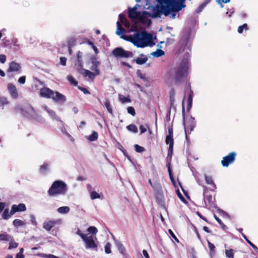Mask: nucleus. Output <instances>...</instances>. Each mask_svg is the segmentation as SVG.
Returning a JSON list of instances; mask_svg holds the SVG:
<instances>
[{
  "mask_svg": "<svg viewBox=\"0 0 258 258\" xmlns=\"http://www.w3.org/2000/svg\"><path fill=\"white\" fill-rule=\"evenodd\" d=\"M127 111L128 113L131 114L133 116H135L136 114V112L134 108L132 106H130L127 107Z\"/></svg>",
  "mask_w": 258,
  "mask_h": 258,
  "instance_id": "obj_52",
  "label": "nucleus"
},
{
  "mask_svg": "<svg viewBox=\"0 0 258 258\" xmlns=\"http://www.w3.org/2000/svg\"><path fill=\"white\" fill-rule=\"evenodd\" d=\"M75 40L74 38H71L68 41V46L70 47H72L75 44Z\"/></svg>",
  "mask_w": 258,
  "mask_h": 258,
  "instance_id": "obj_56",
  "label": "nucleus"
},
{
  "mask_svg": "<svg viewBox=\"0 0 258 258\" xmlns=\"http://www.w3.org/2000/svg\"><path fill=\"white\" fill-rule=\"evenodd\" d=\"M44 257L45 258H59L57 257L56 256L53 255V254H44Z\"/></svg>",
  "mask_w": 258,
  "mask_h": 258,
  "instance_id": "obj_64",
  "label": "nucleus"
},
{
  "mask_svg": "<svg viewBox=\"0 0 258 258\" xmlns=\"http://www.w3.org/2000/svg\"><path fill=\"white\" fill-rule=\"evenodd\" d=\"M83 75L85 77H88L91 80H93L95 79V77L98 76L97 75H96L95 73H93L86 69H83Z\"/></svg>",
  "mask_w": 258,
  "mask_h": 258,
  "instance_id": "obj_22",
  "label": "nucleus"
},
{
  "mask_svg": "<svg viewBox=\"0 0 258 258\" xmlns=\"http://www.w3.org/2000/svg\"><path fill=\"white\" fill-rule=\"evenodd\" d=\"M18 244L17 242L14 241H10L9 243V246L8 249H12L13 248H16L18 247Z\"/></svg>",
  "mask_w": 258,
  "mask_h": 258,
  "instance_id": "obj_51",
  "label": "nucleus"
},
{
  "mask_svg": "<svg viewBox=\"0 0 258 258\" xmlns=\"http://www.w3.org/2000/svg\"><path fill=\"white\" fill-rule=\"evenodd\" d=\"M143 43L144 47L148 46H152L155 44V43L153 41L152 34L146 32H143Z\"/></svg>",
  "mask_w": 258,
  "mask_h": 258,
  "instance_id": "obj_11",
  "label": "nucleus"
},
{
  "mask_svg": "<svg viewBox=\"0 0 258 258\" xmlns=\"http://www.w3.org/2000/svg\"><path fill=\"white\" fill-rule=\"evenodd\" d=\"M204 187V203L205 207L209 209H212L213 208H217L214 201L213 200V198L211 195L205 196V194L207 190V187L205 186Z\"/></svg>",
  "mask_w": 258,
  "mask_h": 258,
  "instance_id": "obj_8",
  "label": "nucleus"
},
{
  "mask_svg": "<svg viewBox=\"0 0 258 258\" xmlns=\"http://www.w3.org/2000/svg\"><path fill=\"white\" fill-rule=\"evenodd\" d=\"M7 57L5 54H0V62L4 63L6 61Z\"/></svg>",
  "mask_w": 258,
  "mask_h": 258,
  "instance_id": "obj_61",
  "label": "nucleus"
},
{
  "mask_svg": "<svg viewBox=\"0 0 258 258\" xmlns=\"http://www.w3.org/2000/svg\"><path fill=\"white\" fill-rule=\"evenodd\" d=\"M242 236L245 239L246 242L255 250V251L258 253V248L248 239L244 233H242Z\"/></svg>",
  "mask_w": 258,
  "mask_h": 258,
  "instance_id": "obj_37",
  "label": "nucleus"
},
{
  "mask_svg": "<svg viewBox=\"0 0 258 258\" xmlns=\"http://www.w3.org/2000/svg\"><path fill=\"white\" fill-rule=\"evenodd\" d=\"M8 103L9 102L6 97L0 96V106L8 104Z\"/></svg>",
  "mask_w": 258,
  "mask_h": 258,
  "instance_id": "obj_48",
  "label": "nucleus"
},
{
  "mask_svg": "<svg viewBox=\"0 0 258 258\" xmlns=\"http://www.w3.org/2000/svg\"><path fill=\"white\" fill-rule=\"evenodd\" d=\"M117 28L116 31V34L118 35H122L125 33L124 29L120 25L119 22H117Z\"/></svg>",
  "mask_w": 258,
  "mask_h": 258,
  "instance_id": "obj_36",
  "label": "nucleus"
},
{
  "mask_svg": "<svg viewBox=\"0 0 258 258\" xmlns=\"http://www.w3.org/2000/svg\"><path fill=\"white\" fill-rule=\"evenodd\" d=\"M87 231L88 232L94 234L97 233L98 231L97 228L94 226H90L88 228Z\"/></svg>",
  "mask_w": 258,
  "mask_h": 258,
  "instance_id": "obj_47",
  "label": "nucleus"
},
{
  "mask_svg": "<svg viewBox=\"0 0 258 258\" xmlns=\"http://www.w3.org/2000/svg\"><path fill=\"white\" fill-rule=\"evenodd\" d=\"M90 198L91 200H95L96 199L100 198V195L95 191H91L90 194Z\"/></svg>",
  "mask_w": 258,
  "mask_h": 258,
  "instance_id": "obj_42",
  "label": "nucleus"
},
{
  "mask_svg": "<svg viewBox=\"0 0 258 258\" xmlns=\"http://www.w3.org/2000/svg\"><path fill=\"white\" fill-rule=\"evenodd\" d=\"M165 142L167 145H169V147L173 146L174 141L173 137L171 136H167L166 137Z\"/></svg>",
  "mask_w": 258,
  "mask_h": 258,
  "instance_id": "obj_33",
  "label": "nucleus"
},
{
  "mask_svg": "<svg viewBox=\"0 0 258 258\" xmlns=\"http://www.w3.org/2000/svg\"><path fill=\"white\" fill-rule=\"evenodd\" d=\"M26 210L25 205L24 204H20L18 205H12L11 209V214L14 215L17 212H23Z\"/></svg>",
  "mask_w": 258,
  "mask_h": 258,
  "instance_id": "obj_15",
  "label": "nucleus"
},
{
  "mask_svg": "<svg viewBox=\"0 0 258 258\" xmlns=\"http://www.w3.org/2000/svg\"><path fill=\"white\" fill-rule=\"evenodd\" d=\"M183 125L184 127V131L186 135V138H187V134H190L191 132L194 130L196 126V122L195 121V118L192 117H190L188 121L185 122L184 120Z\"/></svg>",
  "mask_w": 258,
  "mask_h": 258,
  "instance_id": "obj_9",
  "label": "nucleus"
},
{
  "mask_svg": "<svg viewBox=\"0 0 258 258\" xmlns=\"http://www.w3.org/2000/svg\"><path fill=\"white\" fill-rule=\"evenodd\" d=\"M21 67L19 63L14 61H12L9 64V67L8 69V72H18L20 73Z\"/></svg>",
  "mask_w": 258,
  "mask_h": 258,
  "instance_id": "obj_17",
  "label": "nucleus"
},
{
  "mask_svg": "<svg viewBox=\"0 0 258 258\" xmlns=\"http://www.w3.org/2000/svg\"><path fill=\"white\" fill-rule=\"evenodd\" d=\"M208 247L210 249V254L211 256L214 255L215 254V246L214 244L208 241Z\"/></svg>",
  "mask_w": 258,
  "mask_h": 258,
  "instance_id": "obj_31",
  "label": "nucleus"
},
{
  "mask_svg": "<svg viewBox=\"0 0 258 258\" xmlns=\"http://www.w3.org/2000/svg\"><path fill=\"white\" fill-rule=\"evenodd\" d=\"M12 215L11 214V212L9 213V211L8 209H6L4 210V212L2 214V218L5 220L9 219L11 216Z\"/></svg>",
  "mask_w": 258,
  "mask_h": 258,
  "instance_id": "obj_34",
  "label": "nucleus"
},
{
  "mask_svg": "<svg viewBox=\"0 0 258 258\" xmlns=\"http://www.w3.org/2000/svg\"><path fill=\"white\" fill-rule=\"evenodd\" d=\"M140 9H142V7L141 5L139 4H136L133 8L131 7H128V16L132 17H140V16H145L144 15H148V16H159L158 15H152L146 11H141Z\"/></svg>",
  "mask_w": 258,
  "mask_h": 258,
  "instance_id": "obj_4",
  "label": "nucleus"
},
{
  "mask_svg": "<svg viewBox=\"0 0 258 258\" xmlns=\"http://www.w3.org/2000/svg\"><path fill=\"white\" fill-rule=\"evenodd\" d=\"M137 76L140 77L141 79L144 80H146V75L145 74H142L141 73L139 70H138L137 72Z\"/></svg>",
  "mask_w": 258,
  "mask_h": 258,
  "instance_id": "obj_57",
  "label": "nucleus"
},
{
  "mask_svg": "<svg viewBox=\"0 0 258 258\" xmlns=\"http://www.w3.org/2000/svg\"><path fill=\"white\" fill-rule=\"evenodd\" d=\"M30 222H31V223L35 226H36L37 225V222L36 221V220L35 219V217L34 215H31L30 216Z\"/></svg>",
  "mask_w": 258,
  "mask_h": 258,
  "instance_id": "obj_53",
  "label": "nucleus"
},
{
  "mask_svg": "<svg viewBox=\"0 0 258 258\" xmlns=\"http://www.w3.org/2000/svg\"><path fill=\"white\" fill-rule=\"evenodd\" d=\"M70 211V209L68 206H63L58 208L57 209V211L58 213L61 214H66L68 213Z\"/></svg>",
  "mask_w": 258,
  "mask_h": 258,
  "instance_id": "obj_26",
  "label": "nucleus"
},
{
  "mask_svg": "<svg viewBox=\"0 0 258 258\" xmlns=\"http://www.w3.org/2000/svg\"><path fill=\"white\" fill-rule=\"evenodd\" d=\"M151 54L154 57H159L164 55L165 52L163 50L158 49L156 51L153 52Z\"/></svg>",
  "mask_w": 258,
  "mask_h": 258,
  "instance_id": "obj_29",
  "label": "nucleus"
},
{
  "mask_svg": "<svg viewBox=\"0 0 258 258\" xmlns=\"http://www.w3.org/2000/svg\"><path fill=\"white\" fill-rule=\"evenodd\" d=\"M205 180L208 184L212 185L213 188L211 189L212 190H214L216 189V185L213 182L212 177L211 176H208L206 175H205Z\"/></svg>",
  "mask_w": 258,
  "mask_h": 258,
  "instance_id": "obj_25",
  "label": "nucleus"
},
{
  "mask_svg": "<svg viewBox=\"0 0 258 258\" xmlns=\"http://www.w3.org/2000/svg\"><path fill=\"white\" fill-rule=\"evenodd\" d=\"M192 92L190 90L189 91V96L187 98V104H188L187 105H188V107H189V108H190L191 106L192 101Z\"/></svg>",
  "mask_w": 258,
  "mask_h": 258,
  "instance_id": "obj_45",
  "label": "nucleus"
},
{
  "mask_svg": "<svg viewBox=\"0 0 258 258\" xmlns=\"http://www.w3.org/2000/svg\"><path fill=\"white\" fill-rule=\"evenodd\" d=\"M67 190V184L61 180L55 181L48 191L50 196L64 195Z\"/></svg>",
  "mask_w": 258,
  "mask_h": 258,
  "instance_id": "obj_3",
  "label": "nucleus"
},
{
  "mask_svg": "<svg viewBox=\"0 0 258 258\" xmlns=\"http://www.w3.org/2000/svg\"><path fill=\"white\" fill-rule=\"evenodd\" d=\"M100 63V62L96 59L92 61V66L90 69L92 71H94V73H95L96 75H97L100 74V71L98 69V66Z\"/></svg>",
  "mask_w": 258,
  "mask_h": 258,
  "instance_id": "obj_20",
  "label": "nucleus"
},
{
  "mask_svg": "<svg viewBox=\"0 0 258 258\" xmlns=\"http://www.w3.org/2000/svg\"><path fill=\"white\" fill-rule=\"evenodd\" d=\"M174 95H175L174 90V89H172L171 90L170 93V98L171 101L174 100Z\"/></svg>",
  "mask_w": 258,
  "mask_h": 258,
  "instance_id": "obj_62",
  "label": "nucleus"
},
{
  "mask_svg": "<svg viewBox=\"0 0 258 258\" xmlns=\"http://www.w3.org/2000/svg\"><path fill=\"white\" fill-rule=\"evenodd\" d=\"M8 89L11 97L14 99H17L18 97V93L16 86L12 83L8 85Z\"/></svg>",
  "mask_w": 258,
  "mask_h": 258,
  "instance_id": "obj_18",
  "label": "nucleus"
},
{
  "mask_svg": "<svg viewBox=\"0 0 258 258\" xmlns=\"http://www.w3.org/2000/svg\"><path fill=\"white\" fill-rule=\"evenodd\" d=\"M111 54L116 58L133 57L134 54L132 52L126 51L121 47L114 48L111 52Z\"/></svg>",
  "mask_w": 258,
  "mask_h": 258,
  "instance_id": "obj_5",
  "label": "nucleus"
},
{
  "mask_svg": "<svg viewBox=\"0 0 258 258\" xmlns=\"http://www.w3.org/2000/svg\"><path fill=\"white\" fill-rule=\"evenodd\" d=\"M60 123L61 124V126L60 127V130L61 133L63 135H65L66 136H67L72 142H73L74 141V139L72 137V136L69 133L67 132L66 128L64 126L63 122L62 121V122H60Z\"/></svg>",
  "mask_w": 258,
  "mask_h": 258,
  "instance_id": "obj_24",
  "label": "nucleus"
},
{
  "mask_svg": "<svg viewBox=\"0 0 258 258\" xmlns=\"http://www.w3.org/2000/svg\"><path fill=\"white\" fill-rule=\"evenodd\" d=\"M12 239V237L7 234V233H3L0 234V240L2 241H10Z\"/></svg>",
  "mask_w": 258,
  "mask_h": 258,
  "instance_id": "obj_35",
  "label": "nucleus"
},
{
  "mask_svg": "<svg viewBox=\"0 0 258 258\" xmlns=\"http://www.w3.org/2000/svg\"><path fill=\"white\" fill-rule=\"evenodd\" d=\"M141 56H143L144 57H137L134 60L136 62V63H137L138 64H140V65L143 64L145 63H146L148 59V58L147 56H144L143 54H141Z\"/></svg>",
  "mask_w": 258,
  "mask_h": 258,
  "instance_id": "obj_23",
  "label": "nucleus"
},
{
  "mask_svg": "<svg viewBox=\"0 0 258 258\" xmlns=\"http://www.w3.org/2000/svg\"><path fill=\"white\" fill-rule=\"evenodd\" d=\"M82 52H80V51H79L77 54V61L76 62L75 65L79 69H82L83 67V61L82 59Z\"/></svg>",
  "mask_w": 258,
  "mask_h": 258,
  "instance_id": "obj_21",
  "label": "nucleus"
},
{
  "mask_svg": "<svg viewBox=\"0 0 258 258\" xmlns=\"http://www.w3.org/2000/svg\"><path fill=\"white\" fill-rule=\"evenodd\" d=\"M126 128L130 132L134 133H137L138 131L137 127L133 124H130L126 126Z\"/></svg>",
  "mask_w": 258,
  "mask_h": 258,
  "instance_id": "obj_39",
  "label": "nucleus"
},
{
  "mask_svg": "<svg viewBox=\"0 0 258 258\" xmlns=\"http://www.w3.org/2000/svg\"><path fill=\"white\" fill-rule=\"evenodd\" d=\"M96 239L95 236L93 235L88 236L87 235L83 239V241L86 244V248L87 249H96L97 245L95 242V240Z\"/></svg>",
  "mask_w": 258,
  "mask_h": 258,
  "instance_id": "obj_7",
  "label": "nucleus"
},
{
  "mask_svg": "<svg viewBox=\"0 0 258 258\" xmlns=\"http://www.w3.org/2000/svg\"><path fill=\"white\" fill-rule=\"evenodd\" d=\"M135 149L137 152L138 153H142L145 151V148L143 147H141L137 144L135 145Z\"/></svg>",
  "mask_w": 258,
  "mask_h": 258,
  "instance_id": "obj_49",
  "label": "nucleus"
},
{
  "mask_svg": "<svg viewBox=\"0 0 258 258\" xmlns=\"http://www.w3.org/2000/svg\"><path fill=\"white\" fill-rule=\"evenodd\" d=\"M105 251L106 253H111V244L109 243H107L105 246Z\"/></svg>",
  "mask_w": 258,
  "mask_h": 258,
  "instance_id": "obj_54",
  "label": "nucleus"
},
{
  "mask_svg": "<svg viewBox=\"0 0 258 258\" xmlns=\"http://www.w3.org/2000/svg\"><path fill=\"white\" fill-rule=\"evenodd\" d=\"M210 0H206L202 4H201L198 8L196 10V12L197 14H199L201 12L206 5L210 2Z\"/></svg>",
  "mask_w": 258,
  "mask_h": 258,
  "instance_id": "obj_28",
  "label": "nucleus"
},
{
  "mask_svg": "<svg viewBox=\"0 0 258 258\" xmlns=\"http://www.w3.org/2000/svg\"><path fill=\"white\" fill-rule=\"evenodd\" d=\"M42 107L48 113L49 115L52 119L62 122V120L56 115L55 112L53 110L49 108L46 105H43Z\"/></svg>",
  "mask_w": 258,
  "mask_h": 258,
  "instance_id": "obj_14",
  "label": "nucleus"
},
{
  "mask_svg": "<svg viewBox=\"0 0 258 258\" xmlns=\"http://www.w3.org/2000/svg\"><path fill=\"white\" fill-rule=\"evenodd\" d=\"M76 233L77 235H79L81 237L82 240L86 235V234H83L79 228L77 229V231Z\"/></svg>",
  "mask_w": 258,
  "mask_h": 258,
  "instance_id": "obj_58",
  "label": "nucleus"
},
{
  "mask_svg": "<svg viewBox=\"0 0 258 258\" xmlns=\"http://www.w3.org/2000/svg\"><path fill=\"white\" fill-rule=\"evenodd\" d=\"M21 113L25 116L27 117L32 116L35 114V111L33 109V108L30 106L27 105L26 108L25 110H24L23 109H21Z\"/></svg>",
  "mask_w": 258,
  "mask_h": 258,
  "instance_id": "obj_19",
  "label": "nucleus"
},
{
  "mask_svg": "<svg viewBox=\"0 0 258 258\" xmlns=\"http://www.w3.org/2000/svg\"><path fill=\"white\" fill-rule=\"evenodd\" d=\"M236 153L231 152L228 155L223 157L221 161V164L224 167H228L229 164L234 162L235 159Z\"/></svg>",
  "mask_w": 258,
  "mask_h": 258,
  "instance_id": "obj_10",
  "label": "nucleus"
},
{
  "mask_svg": "<svg viewBox=\"0 0 258 258\" xmlns=\"http://www.w3.org/2000/svg\"><path fill=\"white\" fill-rule=\"evenodd\" d=\"M78 88L80 90L82 91L85 94H90V92L86 88L81 87L80 86H78Z\"/></svg>",
  "mask_w": 258,
  "mask_h": 258,
  "instance_id": "obj_60",
  "label": "nucleus"
},
{
  "mask_svg": "<svg viewBox=\"0 0 258 258\" xmlns=\"http://www.w3.org/2000/svg\"><path fill=\"white\" fill-rule=\"evenodd\" d=\"M215 219L217 221V222L219 224V225L221 226V228L223 230H226L227 229V226L222 222V221L216 216V215H214Z\"/></svg>",
  "mask_w": 258,
  "mask_h": 258,
  "instance_id": "obj_43",
  "label": "nucleus"
},
{
  "mask_svg": "<svg viewBox=\"0 0 258 258\" xmlns=\"http://www.w3.org/2000/svg\"><path fill=\"white\" fill-rule=\"evenodd\" d=\"M185 0H157L161 5V11L165 16L171 12H177L185 7Z\"/></svg>",
  "mask_w": 258,
  "mask_h": 258,
  "instance_id": "obj_2",
  "label": "nucleus"
},
{
  "mask_svg": "<svg viewBox=\"0 0 258 258\" xmlns=\"http://www.w3.org/2000/svg\"><path fill=\"white\" fill-rule=\"evenodd\" d=\"M98 137V136L97 133L96 132H93L91 135L87 137V139L91 141H95L97 140Z\"/></svg>",
  "mask_w": 258,
  "mask_h": 258,
  "instance_id": "obj_38",
  "label": "nucleus"
},
{
  "mask_svg": "<svg viewBox=\"0 0 258 258\" xmlns=\"http://www.w3.org/2000/svg\"><path fill=\"white\" fill-rule=\"evenodd\" d=\"M116 245L118 250L121 253H125V249L124 246L122 244V243L120 241H116Z\"/></svg>",
  "mask_w": 258,
  "mask_h": 258,
  "instance_id": "obj_40",
  "label": "nucleus"
},
{
  "mask_svg": "<svg viewBox=\"0 0 258 258\" xmlns=\"http://www.w3.org/2000/svg\"><path fill=\"white\" fill-rule=\"evenodd\" d=\"M225 255L227 258H234V254L232 249L225 250Z\"/></svg>",
  "mask_w": 258,
  "mask_h": 258,
  "instance_id": "obj_44",
  "label": "nucleus"
},
{
  "mask_svg": "<svg viewBox=\"0 0 258 258\" xmlns=\"http://www.w3.org/2000/svg\"><path fill=\"white\" fill-rule=\"evenodd\" d=\"M49 164L45 162L41 166L40 168V172L42 173H45V171H47L48 169V166Z\"/></svg>",
  "mask_w": 258,
  "mask_h": 258,
  "instance_id": "obj_41",
  "label": "nucleus"
},
{
  "mask_svg": "<svg viewBox=\"0 0 258 258\" xmlns=\"http://www.w3.org/2000/svg\"><path fill=\"white\" fill-rule=\"evenodd\" d=\"M52 99L56 103H64L66 101V96L58 92L53 91Z\"/></svg>",
  "mask_w": 258,
  "mask_h": 258,
  "instance_id": "obj_12",
  "label": "nucleus"
},
{
  "mask_svg": "<svg viewBox=\"0 0 258 258\" xmlns=\"http://www.w3.org/2000/svg\"><path fill=\"white\" fill-rule=\"evenodd\" d=\"M130 41L137 47L144 48L143 32L134 33L133 35L131 37Z\"/></svg>",
  "mask_w": 258,
  "mask_h": 258,
  "instance_id": "obj_6",
  "label": "nucleus"
},
{
  "mask_svg": "<svg viewBox=\"0 0 258 258\" xmlns=\"http://www.w3.org/2000/svg\"><path fill=\"white\" fill-rule=\"evenodd\" d=\"M191 36L190 30H184L181 33V38L178 42V53L179 55L184 53L183 58L178 66L170 68L165 74L164 79L169 84H182L188 74L191 47V42L189 41Z\"/></svg>",
  "mask_w": 258,
  "mask_h": 258,
  "instance_id": "obj_1",
  "label": "nucleus"
},
{
  "mask_svg": "<svg viewBox=\"0 0 258 258\" xmlns=\"http://www.w3.org/2000/svg\"><path fill=\"white\" fill-rule=\"evenodd\" d=\"M60 220H57L56 221L49 220L48 221H45L43 224V228L46 231H49L52 228H53L56 224L60 223Z\"/></svg>",
  "mask_w": 258,
  "mask_h": 258,
  "instance_id": "obj_13",
  "label": "nucleus"
},
{
  "mask_svg": "<svg viewBox=\"0 0 258 258\" xmlns=\"http://www.w3.org/2000/svg\"><path fill=\"white\" fill-rule=\"evenodd\" d=\"M235 12L234 8L231 7L230 8H228L227 9V11L226 12V14L228 15V16H231L233 14H234Z\"/></svg>",
  "mask_w": 258,
  "mask_h": 258,
  "instance_id": "obj_55",
  "label": "nucleus"
},
{
  "mask_svg": "<svg viewBox=\"0 0 258 258\" xmlns=\"http://www.w3.org/2000/svg\"><path fill=\"white\" fill-rule=\"evenodd\" d=\"M67 58L64 57H61L60 58V63L61 65L64 66L66 65Z\"/></svg>",
  "mask_w": 258,
  "mask_h": 258,
  "instance_id": "obj_63",
  "label": "nucleus"
},
{
  "mask_svg": "<svg viewBox=\"0 0 258 258\" xmlns=\"http://www.w3.org/2000/svg\"><path fill=\"white\" fill-rule=\"evenodd\" d=\"M67 78L69 82L74 86H76L77 85V81L75 80V78L72 76H68Z\"/></svg>",
  "mask_w": 258,
  "mask_h": 258,
  "instance_id": "obj_46",
  "label": "nucleus"
},
{
  "mask_svg": "<svg viewBox=\"0 0 258 258\" xmlns=\"http://www.w3.org/2000/svg\"><path fill=\"white\" fill-rule=\"evenodd\" d=\"M25 81H26V77L25 76H23L20 77L18 79V82L20 84H25Z\"/></svg>",
  "mask_w": 258,
  "mask_h": 258,
  "instance_id": "obj_59",
  "label": "nucleus"
},
{
  "mask_svg": "<svg viewBox=\"0 0 258 258\" xmlns=\"http://www.w3.org/2000/svg\"><path fill=\"white\" fill-rule=\"evenodd\" d=\"M243 29H247V25L246 24H244L243 25L240 26L238 28V32L239 33H242L243 32Z\"/></svg>",
  "mask_w": 258,
  "mask_h": 258,
  "instance_id": "obj_50",
  "label": "nucleus"
},
{
  "mask_svg": "<svg viewBox=\"0 0 258 258\" xmlns=\"http://www.w3.org/2000/svg\"><path fill=\"white\" fill-rule=\"evenodd\" d=\"M118 98L119 101L122 103L130 102L131 101L130 98L128 97H125L121 94L119 95Z\"/></svg>",
  "mask_w": 258,
  "mask_h": 258,
  "instance_id": "obj_32",
  "label": "nucleus"
},
{
  "mask_svg": "<svg viewBox=\"0 0 258 258\" xmlns=\"http://www.w3.org/2000/svg\"><path fill=\"white\" fill-rule=\"evenodd\" d=\"M104 105L106 107L108 112L110 113L111 114H112L113 110L112 109V107H111L110 101L108 99H105V101L104 102Z\"/></svg>",
  "mask_w": 258,
  "mask_h": 258,
  "instance_id": "obj_30",
  "label": "nucleus"
},
{
  "mask_svg": "<svg viewBox=\"0 0 258 258\" xmlns=\"http://www.w3.org/2000/svg\"><path fill=\"white\" fill-rule=\"evenodd\" d=\"M53 91V90L48 88L44 87L40 89V94L41 97L46 98H51Z\"/></svg>",
  "mask_w": 258,
  "mask_h": 258,
  "instance_id": "obj_16",
  "label": "nucleus"
},
{
  "mask_svg": "<svg viewBox=\"0 0 258 258\" xmlns=\"http://www.w3.org/2000/svg\"><path fill=\"white\" fill-rule=\"evenodd\" d=\"M13 224L15 227H19L25 226V223L21 220L16 219L13 221Z\"/></svg>",
  "mask_w": 258,
  "mask_h": 258,
  "instance_id": "obj_27",
  "label": "nucleus"
}]
</instances>
